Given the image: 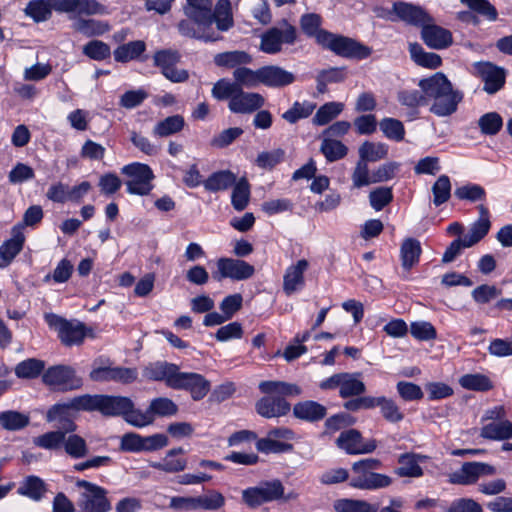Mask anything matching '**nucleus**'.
<instances>
[{
    "label": "nucleus",
    "mask_w": 512,
    "mask_h": 512,
    "mask_svg": "<svg viewBox=\"0 0 512 512\" xmlns=\"http://www.w3.org/2000/svg\"><path fill=\"white\" fill-rule=\"evenodd\" d=\"M418 86L427 96V101H432L430 112L438 117L454 114L463 100V93L454 89L450 80L441 72L421 79Z\"/></svg>",
    "instance_id": "1"
},
{
    "label": "nucleus",
    "mask_w": 512,
    "mask_h": 512,
    "mask_svg": "<svg viewBox=\"0 0 512 512\" xmlns=\"http://www.w3.org/2000/svg\"><path fill=\"white\" fill-rule=\"evenodd\" d=\"M212 0H186L183 7L185 16L200 25H212L214 22L221 31H227L233 25L229 0H219L215 10Z\"/></svg>",
    "instance_id": "2"
},
{
    "label": "nucleus",
    "mask_w": 512,
    "mask_h": 512,
    "mask_svg": "<svg viewBox=\"0 0 512 512\" xmlns=\"http://www.w3.org/2000/svg\"><path fill=\"white\" fill-rule=\"evenodd\" d=\"M381 462L378 459L367 458L354 462L351 470L349 485L360 490H376L388 487L392 479L385 474L374 472L379 469Z\"/></svg>",
    "instance_id": "3"
},
{
    "label": "nucleus",
    "mask_w": 512,
    "mask_h": 512,
    "mask_svg": "<svg viewBox=\"0 0 512 512\" xmlns=\"http://www.w3.org/2000/svg\"><path fill=\"white\" fill-rule=\"evenodd\" d=\"M75 485L83 489L77 501L79 512H109L112 509L105 488L87 480H77Z\"/></svg>",
    "instance_id": "4"
},
{
    "label": "nucleus",
    "mask_w": 512,
    "mask_h": 512,
    "mask_svg": "<svg viewBox=\"0 0 512 512\" xmlns=\"http://www.w3.org/2000/svg\"><path fill=\"white\" fill-rule=\"evenodd\" d=\"M318 44L345 58L363 59L368 57L371 53L368 47L354 39L330 32L321 33L318 38Z\"/></svg>",
    "instance_id": "5"
},
{
    "label": "nucleus",
    "mask_w": 512,
    "mask_h": 512,
    "mask_svg": "<svg viewBox=\"0 0 512 512\" xmlns=\"http://www.w3.org/2000/svg\"><path fill=\"white\" fill-rule=\"evenodd\" d=\"M43 383L54 391L67 392L79 389L82 384V378L76 373V370L69 365H55L49 367L42 374Z\"/></svg>",
    "instance_id": "6"
},
{
    "label": "nucleus",
    "mask_w": 512,
    "mask_h": 512,
    "mask_svg": "<svg viewBox=\"0 0 512 512\" xmlns=\"http://www.w3.org/2000/svg\"><path fill=\"white\" fill-rule=\"evenodd\" d=\"M121 173L128 178L125 182L128 193L143 196L153 189L154 174L147 164L134 162L125 165L121 168Z\"/></svg>",
    "instance_id": "7"
},
{
    "label": "nucleus",
    "mask_w": 512,
    "mask_h": 512,
    "mask_svg": "<svg viewBox=\"0 0 512 512\" xmlns=\"http://www.w3.org/2000/svg\"><path fill=\"white\" fill-rule=\"evenodd\" d=\"M284 486L278 479L261 482L258 486L242 491V500L249 508H257L264 503L280 500L284 497Z\"/></svg>",
    "instance_id": "8"
},
{
    "label": "nucleus",
    "mask_w": 512,
    "mask_h": 512,
    "mask_svg": "<svg viewBox=\"0 0 512 512\" xmlns=\"http://www.w3.org/2000/svg\"><path fill=\"white\" fill-rule=\"evenodd\" d=\"M44 318L48 326L57 332L65 346L80 345L83 342L86 336L83 323L68 321L54 313H46Z\"/></svg>",
    "instance_id": "9"
},
{
    "label": "nucleus",
    "mask_w": 512,
    "mask_h": 512,
    "mask_svg": "<svg viewBox=\"0 0 512 512\" xmlns=\"http://www.w3.org/2000/svg\"><path fill=\"white\" fill-rule=\"evenodd\" d=\"M90 379L96 382L115 381L130 384L137 379L136 368L112 366L109 360H96L91 370Z\"/></svg>",
    "instance_id": "10"
},
{
    "label": "nucleus",
    "mask_w": 512,
    "mask_h": 512,
    "mask_svg": "<svg viewBox=\"0 0 512 512\" xmlns=\"http://www.w3.org/2000/svg\"><path fill=\"white\" fill-rule=\"evenodd\" d=\"M217 270L212 273V278L216 281L229 278L234 281H242L251 278L255 273V268L244 260L221 257L216 261Z\"/></svg>",
    "instance_id": "11"
},
{
    "label": "nucleus",
    "mask_w": 512,
    "mask_h": 512,
    "mask_svg": "<svg viewBox=\"0 0 512 512\" xmlns=\"http://www.w3.org/2000/svg\"><path fill=\"white\" fill-rule=\"evenodd\" d=\"M296 28L287 22L281 27H273L261 36V51L276 54L281 51L282 44H293L296 41Z\"/></svg>",
    "instance_id": "12"
},
{
    "label": "nucleus",
    "mask_w": 512,
    "mask_h": 512,
    "mask_svg": "<svg viewBox=\"0 0 512 512\" xmlns=\"http://www.w3.org/2000/svg\"><path fill=\"white\" fill-rule=\"evenodd\" d=\"M495 473V467L488 463L465 462L460 469L449 474L448 481L451 484L468 486L476 484L481 476H491Z\"/></svg>",
    "instance_id": "13"
},
{
    "label": "nucleus",
    "mask_w": 512,
    "mask_h": 512,
    "mask_svg": "<svg viewBox=\"0 0 512 512\" xmlns=\"http://www.w3.org/2000/svg\"><path fill=\"white\" fill-rule=\"evenodd\" d=\"M395 15V18L390 17L391 20H399L408 25L423 27L425 24L433 22L429 13L421 6L411 3L397 1L392 5V9L388 11V15Z\"/></svg>",
    "instance_id": "14"
},
{
    "label": "nucleus",
    "mask_w": 512,
    "mask_h": 512,
    "mask_svg": "<svg viewBox=\"0 0 512 512\" xmlns=\"http://www.w3.org/2000/svg\"><path fill=\"white\" fill-rule=\"evenodd\" d=\"M171 388L190 392L193 400L203 399L210 390V382L198 373L180 372L177 368Z\"/></svg>",
    "instance_id": "15"
},
{
    "label": "nucleus",
    "mask_w": 512,
    "mask_h": 512,
    "mask_svg": "<svg viewBox=\"0 0 512 512\" xmlns=\"http://www.w3.org/2000/svg\"><path fill=\"white\" fill-rule=\"evenodd\" d=\"M100 395H81L72 398L66 403H58L53 405L47 412L46 420L48 422L56 421V419L64 415L69 410L75 411H98Z\"/></svg>",
    "instance_id": "16"
},
{
    "label": "nucleus",
    "mask_w": 512,
    "mask_h": 512,
    "mask_svg": "<svg viewBox=\"0 0 512 512\" xmlns=\"http://www.w3.org/2000/svg\"><path fill=\"white\" fill-rule=\"evenodd\" d=\"M474 74L484 82L483 90L488 94L498 92L505 84V70L491 62H475Z\"/></svg>",
    "instance_id": "17"
},
{
    "label": "nucleus",
    "mask_w": 512,
    "mask_h": 512,
    "mask_svg": "<svg viewBox=\"0 0 512 512\" xmlns=\"http://www.w3.org/2000/svg\"><path fill=\"white\" fill-rule=\"evenodd\" d=\"M337 446L347 454H367L372 453L376 447V440H363L361 433L356 429L343 431L336 439Z\"/></svg>",
    "instance_id": "18"
},
{
    "label": "nucleus",
    "mask_w": 512,
    "mask_h": 512,
    "mask_svg": "<svg viewBox=\"0 0 512 512\" xmlns=\"http://www.w3.org/2000/svg\"><path fill=\"white\" fill-rule=\"evenodd\" d=\"M265 104L264 97L256 92H246L242 88L235 97L228 102V108L232 113L251 114L261 109Z\"/></svg>",
    "instance_id": "19"
},
{
    "label": "nucleus",
    "mask_w": 512,
    "mask_h": 512,
    "mask_svg": "<svg viewBox=\"0 0 512 512\" xmlns=\"http://www.w3.org/2000/svg\"><path fill=\"white\" fill-rule=\"evenodd\" d=\"M255 409L264 418H278L286 415L291 405L283 397L267 395L256 402Z\"/></svg>",
    "instance_id": "20"
},
{
    "label": "nucleus",
    "mask_w": 512,
    "mask_h": 512,
    "mask_svg": "<svg viewBox=\"0 0 512 512\" xmlns=\"http://www.w3.org/2000/svg\"><path fill=\"white\" fill-rule=\"evenodd\" d=\"M259 76L260 84L273 88L288 86L295 81L293 73L276 65L261 67Z\"/></svg>",
    "instance_id": "21"
},
{
    "label": "nucleus",
    "mask_w": 512,
    "mask_h": 512,
    "mask_svg": "<svg viewBox=\"0 0 512 512\" xmlns=\"http://www.w3.org/2000/svg\"><path fill=\"white\" fill-rule=\"evenodd\" d=\"M24 242L23 224H16L11 230V238L0 246V257L5 267L21 252Z\"/></svg>",
    "instance_id": "22"
},
{
    "label": "nucleus",
    "mask_w": 512,
    "mask_h": 512,
    "mask_svg": "<svg viewBox=\"0 0 512 512\" xmlns=\"http://www.w3.org/2000/svg\"><path fill=\"white\" fill-rule=\"evenodd\" d=\"M133 407V401L125 396L100 395L98 411L105 416H122Z\"/></svg>",
    "instance_id": "23"
},
{
    "label": "nucleus",
    "mask_w": 512,
    "mask_h": 512,
    "mask_svg": "<svg viewBox=\"0 0 512 512\" xmlns=\"http://www.w3.org/2000/svg\"><path fill=\"white\" fill-rule=\"evenodd\" d=\"M421 36L425 44L433 49H444L452 43L450 31L432 24H425L422 27Z\"/></svg>",
    "instance_id": "24"
},
{
    "label": "nucleus",
    "mask_w": 512,
    "mask_h": 512,
    "mask_svg": "<svg viewBox=\"0 0 512 512\" xmlns=\"http://www.w3.org/2000/svg\"><path fill=\"white\" fill-rule=\"evenodd\" d=\"M477 209L479 211V218L472 224L470 231L463 237L466 247H472L482 240L488 234L491 227L488 209L484 205H479Z\"/></svg>",
    "instance_id": "25"
},
{
    "label": "nucleus",
    "mask_w": 512,
    "mask_h": 512,
    "mask_svg": "<svg viewBox=\"0 0 512 512\" xmlns=\"http://www.w3.org/2000/svg\"><path fill=\"white\" fill-rule=\"evenodd\" d=\"M308 261L301 259L295 265L288 267L283 280V290L287 295L294 293L304 284V272L308 268Z\"/></svg>",
    "instance_id": "26"
},
{
    "label": "nucleus",
    "mask_w": 512,
    "mask_h": 512,
    "mask_svg": "<svg viewBox=\"0 0 512 512\" xmlns=\"http://www.w3.org/2000/svg\"><path fill=\"white\" fill-rule=\"evenodd\" d=\"M326 413L325 406L311 400L299 402L293 407L294 416L307 422L320 421L326 416Z\"/></svg>",
    "instance_id": "27"
},
{
    "label": "nucleus",
    "mask_w": 512,
    "mask_h": 512,
    "mask_svg": "<svg viewBox=\"0 0 512 512\" xmlns=\"http://www.w3.org/2000/svg\"><path fill=\"white\" fill-rule=\"evenodd\" d=\"M426 456L405 453L399 456L398 463L399 467L396 469V474L400 477H421L423 475V469L419 463L426 460Z\"/></svg>",
    "instance_id": "28"
},
{
    "label": "nucleus",
    "mask_w": 512,
    "mask_h": 512,
    "mask_svg": "<svg viewBox=\"0 0 512 512\" xmlns=\"http://www.w3.org/2000/svg\"><path fill=\"white\" fill-rule=\"evenodd\" d=\"M259 390L267 395L275 397H293L301 394V388L294 383L285 381H262L259 383Z\"/></svg>",
    "instance_id": "29"
},
{
    "label": "nucleus",
    "mask_w": 512,
    "mask_h": 512,
    "mask_svg": "<svg viewBox=\"0 0 512 512\" xmlns=\"http://www.w3.org/2000/svg\"><path fill=\"white\" fill-rule=\"evenodd\" d=\"M422 248L420 241L415 238H406L400 247V259L402 268L410 271L412 267L418 264Z\"/></svg>",
    "instance_id": "30"
},
{
    "label": "nucleus",
    "mask_w": 512,
    "mask_h": 512,
    "mask_svg": "<svg viewBox=\"0 0 512 512\" xmlns=\"http://www.w3.org/2000/svg\"><path fill=\"white\" fill-rule=\"evenodd\" d=\"M72 28L86 37H94L108 32L110 25L106 21L79 17L72 23Z\"/></svg>",
    "instance_id": "31"
},
{
    "label": "nucleus",
    "mask_w": 512,
    "mask_h": 512,
    "mask_svg": "<svg viewBox=\"0 0 512 512\" xmlns=\"http://www.w3.org/2000/svg\"><path fill=\"white\" fill-rule=\"evenodd\" d=\"M212 25H200L195 21L187 18L178 23V31L181 35L189 38L201 39L205 41H216L218 37L209 33L208 30Z\"/></svg>",
    "instance_id": "32"
},
{
    "label": "nucleus",
    "mask_w": 512,
    "mask_h": 512,
    "mask_svg": "<svg viewBox=\"0 0 512 512\" xmlns=\"http://www.w3.org/2000/svg\"><path fill=\"white\" fill-rule=\"evenodd\" d=\"M184 453L185 451L181 447L173 448L167 452L162 462L152 463L151 467L167 473L183 471L186 468L187 461L186 459L178 458L177 456Z\"/></svg>",
    "instance_id": "33"
},
{
    "label": "nucleus",
    "mask_w": 512,
    "mask_h": 512,
    "mask_svg": "<svg viewBox=\"0 0 512 512\" xmlns=\"http://www.w3.org/2000/svg\"><path fill=\"white\" fill-rule=\"evenodd\" d=\"M177 368L175 364L156 363L144 369V376L149 380L165 381L166 385L171 388Z\"/></svg>",
    "instance_id": "34"
},
{
    "label": "nucleus",
    "mask_w": 512,
    "mask_h": 512,
    "mask_svg": "<svg viewBox=\"0 0 512 512\" xmlns=\"http://www.w3.org/2000/svg\"><path fill=\"white\" fill-rule=\"evenodd\" d=\"M46 484L38 476H27L17 489V493L33 501H40L46 493Z\"/></svg>",
    "instance_id": "35"
},
{
    "label": "nucleus",
    "mask_w": 512,
    "mask_h": 512,
    "mask_svg": "<svg viewBox=\"0 0 512 512\" xmlns=\"http://www.w3.org/2000/svg\"><path fill=\"white\" fill-rule=\"evenodd\" d=\"M480 436L488 440H507L512 438V422L502 420L491 422L481 428Z\"/></svg>",
    "instance_id": "36"
},
{
    "label": "nucleus",
    "mask_w": 512,
    "mask_h": 512,
    "mask_svg": "<svg viewBox=\"0 0 512 512\" xmlns=\"http://www.w3.org/2000/svg\"><path fill=\"white\" fill-rule=\"evenodd\" d=\"M30 423L28 414L16 411L6 410L0 412V426L7 431H19L26 428Z\"/></svg>",
    "instance_id": "37"
},
{
    "label": "nucleus",
    "mask_w": 512,
    "mask_h": 512,
    "mask_svg": "<svg viewBox=\"0 0 512 512\" xmlns=\"http://www.w3.org/2000/svg\"><path fill=\"white\" fill-rule=\"evenodd\" d=\"M146 50V44L142 40L131 41L118 46L114 52V59L117 62L126 63L138 59Z\"/></svg>",
    "instance_id": "38"
},
{
    "label": "nucleus",
    "mask_w": 512,
    "mask_h": 512,
    "mask_svg": "<svg viewBox=\"0 0 512 512\" xmlns=\"http://www.w3.org/2000/svg\"><path fill=\"white\" fill-rule=\"evenodd\" d=\"M409 52L412 60L419 66L436 69L441 65V57L433 52H426L418 43H410Z\"/></svg>",
    "instance_id": "39"
},
{
    "label": "nucleus",
    "mask_w": 512,
    "mask_h": 512,
    "mask_svg": "<svg viewBox=\"0 0 512 512\" xmlns=\"http://www.w3.org/2000/svg\"><path fill=\"white\" fill-rule=\"evenodd\" d=\"M185 120L183 116L176 114L159 121L153 128V135L157 137H168L183 130Z\"/></svg>",
    "instance_id": "40"
},
{
    "label": "nucleus",
    "mask_w": 512,
    "mask_h": 512,
    "mask_svg": "<svg viewBox=\"0 0 512 512\" xmlns=\"http://www.w3.org/2000/svg\"><path fill=\"white\" fill-rule=\"evenodd\" d=\"M236 182L235 175L228 170L218 171L212 173L204 182L203 185L207 191L217 192L226 190Z\"/></svg>",
    "instance_id": "41"
},
{
    "label": "nucleus",
    "mask_w": 512,
    "mask_h": 512,
    "mask_svg": "<svg viewBox=\"0 0 512 512\" xmlns=\"http://www.w3.org/2000/svg\"><path fill=\"white\" fill-rule=\"evenodd\" d=\"M336 512H378L379 508L365 500L342 498L333 504Z\"/></svg>",
    "instance_id": "42"
},
{
    "label": "nucleus",
    "mask_w": 512,
    "mask_h": 512,
    "mask_svg": "<svg viewBox=\"0 0 512 512\" xmlns=\"http://www.w3.org/2000/svg\"><path fill=\"white\" fill-rule=\"evenodd\" d=\"M397 100L402 106L408 107L413 110L411 113L413 117H416L417 108L419 106L427 104V96L425 95L422 89L421 91L409 89L400 90L397 93Z\"/></svg>",
    "instance_id": "43"
},
{
    "label": "nucleus",
    "mask_w": 512,
    "mask_h": 512,
    "mask_svg": "<svg viewBox=\"0 0 512 512\" xmlns=\"http://www.w3.org/2000/svg\"><path fill=\"white\" fill-rule=\"evenodd\" d=\"M62 447L66 454L74 459L84 458L89 453L86 440L78 434L64 436Z\"/></svg>",
    "instance_id": "44"
},
{
    "label": "nucleus",
    "mask_w": 512,
    "mask_h": 512,
    "mask_svg": "<svg viewBox=\"0 0 512 512\" xmlns=\"http://www.w3.org/2000/svg\"><path fill=\"white\" fill-rule=\"evenodd\" d=\"M359 160H363L364 163L376 162L384 159L388 154V147L383 143H374L365 141L361 144L358 150Z\"/></svg>",
    "instance_id": "45"
},
{
    "label": "nucleus",
    "mask_w": 512,
    "mask_h": 512,
    "mask_svg": "<svg viewBox=\"0 0 512 512\" xmlns=\"http://www.w3.org/2000/svg\"><path fill=\"white\" fill-rule=\"evenodd\" d=\"M252 57L244 51H228L215 55L214 62L217 66L234 68L238 65L249 64Z\"/></svg>",
    "instance_id": "46"
},
{
    "label": "nucleus",
    "mask_w": 512,
    "mask_h": 512,
    "mask_svg": "<svg viewBox=\"0 0 512 512\" xmlns=\"http://www.w3.org/2000/svg\"><path fill=\"white\" fill-rule=\"evenodd\" d=\"M320 151L328 162H335L347 155L348 148L339 140L323 137Z\"/></svg>",
    "instance_id": "47"
},
{
    "label": "nucleus",
    "mask_w": 512,
    "mask_h": 512,
    "mask_svg": "<svg viewBox=\"0 0 512 512\" xmlns=\"http://www.w3.org/2000/svg\"><path fill=\"white\" fill-rule=\"evenodd\" d=\"M378 408L383 419L391 424L400 423L405 417L404 412L400 409L395 400L391 398L380 396Z\"/></svg>",
    "instance_id": "48"
},
{
    "label": "nucleus",
    "mask_w": 512,
    "mask_h": 512,
    "mask_svg": "<svg viewBox=\"0 0 512 512\" xmlns=\"http://www.w3.org/2000/svg\"><path fill=\"white\" fill-rule=\"evenodd\" d=\"M316 108V104L304 101L294 102L292 107L282 114V118L290 124H294L300 119L309 117Z\"/></svg>",
    "instance_id": "49"
},
{
    "label": "nucleus",
    "mask_w": 512,
    "mask_h": 512,
    "mask_svg": "<svg viewBox=\"0 0 512 512\" xmlns=\"http://www.w3.org/2000/svg\"><path fill=\"white\" fill-rule=\"evenodd\" d=\"M344 109V104L340 102H328L322 105L313 117V123L318 126L328 124L335 119Z\"/></svg>",
    "instance_id": "50"
},
{
    "label": "nucleus",
    "mask_w": 512,
    "mask_h": 512,
    "mask_svg": "<svg viewBox=\"0 0 512 512\" xmlns=\"http://www.w3.org/2000/svg\"><path fill=\"white\" fill-rule=\"evenodd\" d=\"M44 367L42 360L29 358L16 365L15 374L18 378L33 379L43 372Z\"/></svg>",
    "instance_id": "51"
},
{
    "label": "nucleus",
    "mask_w": 512,
    "mask_h": 512,
    "mask_svg": "<svg viewBox=\"0 0 512 512\" xmlns=\"http://www.w3.org/2000/svg\"><path fill=\"white\" fill-rule=\"evenodd\" d=\"M451 181L447 175H440L432 185L433 204L438 207L446 203L451 197Z\"/></svg>",
    "instance_id": "52"
},
{
    "label": "nucleus",
    "mask_w": 512,
    "mask_h": 512,
    "mask_svg": "<svg viewBox=\"0 0 512 512\" xmlns=\"http://www.w3.org/2000/svg\"><path fill=\"white\" fill-rule=\"evenodd\" d=\"M346 378L343 379L341 390L339 395L341 398H349L354 396H360L366 391L364 382L358 379L359 374L345 373Z\"/></svg>",
    "instance_id": "53"
},
{
    "label": "nucleus",
    "mask_w": 512,
    "mask_h": 512,
    "mask_svg": "<svg viewBox=\"0 0 512 512\" xmlns=\"http://www.w3.org/2000/svg\"><path fill=\"white\" fill-rule=\"evenodd\" d=\"M454 195L459 200L477 202L485 200L486 191L481 185L467 183L457 187L454 191Z\"/></svg>",
    "instance_id": "54"
},
{
    "label": "nucleus",
    "mask_w": 512,
    "mask_h": 512,
    "mask_svg": "<svg viewBox=\"0 0 512 512\" xmlns=\"http://www.w3.org/2000/svg\"><path fill=\"white\" fill-rule=\"evenodd\" d=\"M240 84L231 82L228 79L218 80L212 88V96L217 100H231L235 95L240 92Z\"/></svg>",
    "instance_id": "55"
},
{
    "label": "nucleus",
    "mask_w": 512,
    "mask_h": 512,
    "mask_svg": "<svg viewBox=\"0 0 512 512\" xmlns=\"http://www.w3.org/2000/svg\"><path fill=\"white\" fill-rule=\"evenodd\" d=\"M480 131L484 135H496L503 127V119L497 112H489L478 120Z\"/></svg>",
    "instance_id": "56"
},
{
    "label": "nucleus",
    "mask_w": 512,
    "mask_h": 512,
    "mask_svg": "<svg viewBox=\"0 0 512 512\" xmlns=\"http://www.w3.org/2000/svg\"><path fill=\"white\" fill-rule=\"evenodd\" d=\"M65 432L50 431L33 438V444L46 450H57L62 447Z\"/></svg>",
    "instance_id": "57"
},
{
    "label": "nucleus",
    "mask_w": 512,
    "mask_h": 512,
    "mask_svg": "<svg viewBox=\"0 0 512 512\" xmlns=\"http://www.w3.org/2000/svg\"><path fill=\"white\" fill-rule=\"evenodd\" d=\"M51 9L53 8L50 6L48 0H32L27 4L25 13L36 22H42L51 17Z\"/></svg>",
    "instance_id": "58"
},
{
    "label": "nucleus",
    "mask_w": 512,
    "mask_h": 512,
    "mask_svg": "<svg viewBox=\"0 0 512 512\" xmlns=\"http://www.w3.org/2000/svg\"><path fill=\"white\" fill-rule=\"evenodd\" d=\"M260 68L252 70L246 67H238L233 72L234 81L240 84V87L253 88L260 84Z\"/></svg>",
    "instance_id": "59"
},
{
    "label": "nucleus",
    "mask_w": 512,
    "mask_h": 512,
    "mask_svg": "<svg viewBox=\"0 0 512 512\" xmlns=\"http://www.w3.org/2000/svg\"><path fill=\"white\" fill-rule=\"evenodd\" d=\"M380 129L383 134L394 141H402L405 136L403 123L395 118H383L380 123Z\"/></svg>",
    "instance_id": "60"
},
{
    "label": "nucleus",
    "mask_w": 512,
    "mask_h": 512,
    "mask_svg": "<svg viewBox=\"0 0 512 512\" xmlns=\"http://www.w3.org/2000/svg\"><path fill=\"white\" fill-rule=\"evenodd\" d=\"M460 385L468 390L487 391L492 388L490 379L482 374H465L459 379Z\"/></svg>",
    "instance_id": "61"
},
{
    "label": "nucleus",
    "mask_w": 512,
    "mask_h": 512,
    "mask_svg": "<svg viewBox=\"0 0 512 512\" xmlns=\"http://www.w3.org/2000/svg\"><path fill=\"white\" fill-rule=\"evenodd\" d=\"M152 416L166 417L175 415L178 411L177 405L169 398L158 397L153 399L149 405Z\"/></svg>",
    "instance_id": "62"
},
{
    "label": "nucleus",
    "mask_w": 512,
    "mask_h": 512,
    "mask_svg": "<svg viewBox=\"0 0 512 512\" xmlns=\"http://www.w3.org/2000/svg\"><path fill=\"white\" fill-rule=\"evenodd\" d=\"M180 54L176 50L162 49L155 52L153 56L154 65L161 69V73L180 61Z\"/></svg>",
    "instance_id": "63"
},
{
    "label": "nucleus",
    "mask_w": 512,
    "mask_h": 512,
    "mask_svg": "<svg viewBox=\"0 0 512 512\" xmlns=\"http://www.w3.org/2000/svg\"><path fill=\"white\" fill-rule=\"evenodd\" d=\"M82 52L90 59L102 61L111 54L110 47L100 40H92L83 46Z\"/></svg>",
    "instance_id": "64"
}]
</instances>
